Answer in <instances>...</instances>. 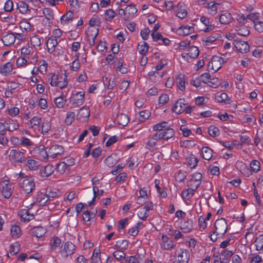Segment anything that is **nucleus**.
Wrapping results in <instances>:
<instances>
[{
    "label": "nucleus",
    "mask_w": 263,
    "mask_h": 263,
    "mask_svg": "<svg viewBox=\"0 0 263 263\" xmlns=\"http://www.w3.org/2000/svg\"><path fill=\"white\" fill-rule=\"evenodd\" d=\"M20 246L17 243L12 244L10 247V254L11 255L16 254L20 251Z\"/></svg>",
    "instance_id": "5fc2aeb1"
},
{
    "label": "nucleus",
    "mask_w": 263,
    "mask_h": 263,
    "mask_svg": "<svg viewBox=\"0 0 263 263\" xmlns=\"http://www.w3.org/2000/svg\"><path fill=\"white\" fill-rule=\"evenodd\" d=\"M51 128L50 124L47 121L44 122L42 124V133L43 134L48 133Z\"/></svg>",
    "instance_id": "69168bd1"
},
{
    "label": "nucleus",
    "mask_w": 263,
    "mask_h": 263,
    "mask_svg": "<svg viewBox=\"0 0 263 263\" xmlns=\"http://www.w3.org/2000/svg\"><path fill=\"white\" fill-rule=\"evenodd\" d=\"M20 27L22 29L29 31L31 29V25L27 20H23L20 23Z\"/></svg>",
    "instance_id": "49530a36"
},
{
    "label": "nucleus",
    "mask_w": 263,
    "mask_h": 263,
    "mask_svg": "<svg viewBox=\"0 0 263 263\" xmlns=\"http://www.w3.org/2000/svg\"><path fill=\"white\" fill-rule=\"evenodd\" d=\"M138 9L136 7L135 5L130 4L127 6L126 8V12L128 14L127 16L129 18L130 16H133L137 12Z\"/></svg>",
    "instance_id": "ea45409f"
},
{
    "label": "nucleus",
    "mask_w": 263,
    "mask_h": 263,
    "mask_svg": "<svg viewBox=\"0 0 263 263\" xmlns=\"http://www.w3.org/2000/svg\"><path fill=\"white\" fill-rule=\"evenodd\" d=\"M149 46L147 43L143 42L141 44L138 45V50L139 53L142 55H145L148 51Z\"/></svg>",
    "instance_id": "c9c22d12"
},
{
    "label": "nucleus",
    "mask_w": 263,
    "mask_h": 263,
    "mask_svg": "<svg viewBox=\"0 0 263 263\" xmlns=\"http://www.w3.org/2000/svg\"><path fill=\"white\" fill-rule=\"evenodd\" d=\"M4 9L7 12H11L13 10V3L11 0H8L5 3Z\"/></svg>",
    "instance_id": "680f3d73"
},
{
    "label": "nucleus",
    "mask_w": 263,
    "mask_h": 263,
    "mask_svg": "<svg viewBox=\"0 0 263 263\" xmlns=\"http://www.w3.org/2000/svg\"><path fill=\"white\" fill-rule=\"evenodd\" d=\"M256 30L261 33L263 32V21H258L254 24Z\"/></svg>",
    "instance_id": "774afa93"
},
{
    "label": "nucleus",
    "mask_w": 263,
    "mask_h": 263,
    "mask_svg": "<svg viewBox=\"0 0 263 263\" xmlns=\"http://www.w3.org/2000/svg\"><path fill=\"white\" fill-rule=\"evenodd\" d=\"M223 63V60L222 58L214 55L209 62L208 68L209 69L213 70L214 72H216L221 67Z\"/></svg>",
    "instance_id": "20e7f679"
},
{
    "label": "nucleus",
    "mask_w": 263,
    "mask_h": 263,
    "mask_svg": "<svg viewBox=\"0 0 263 263\" xmlns=\"http://www.w3.org/2000/svg\"><path fill=\"white\" fill-rule=\"evenodd\" d=\"M260 164L258 161L253 160L250 163V167L251 170L255 172H257L260 170Z\"/></svg>",
    "instance_id": "13d9d810"
},
{
    "label": "nucleus",
    "mask_w": 263,
    "mask_h": 263,
    "mask_svg": "<svg viewBox=\"0 0 263 263\" xmlns=\"http://www.w3.org/2000/svg\"><path fill=\"white\" fill-rule=\"evenodd\" d=\"M235 47L241 53H247L249 51L250 46L247 42L241 41L237 38L235 40Z\"/></svg>",
    "instance_id": "1a4fd4ad"
},
{
    "label": "nucleus",
    "mask_w": 263,
    "mask_h": 263,
    "mask_svg": "<svg viewBox=\"0 0 263 263\" xmlns=\"http://www.w3.org/2000/svg\"><path fill=\"white\" fill-rule=\"evenodd\" d=\"M199 54V50L196 46H192L190 48L189 52L186 53L191 58L196 59Z\"/></svg>",
    "instance_id": "473e14b6"
},
{
    "label": "nucleus",
    "mask_w": 263,
    "mask_h": 263,
    "mask_svg": "<svg viewBox=\"0 0 263 263\" xmlns=\"http://www.w3.org/2000/svg\"><path fill=\"white\" fill-rule=\"evenodd\" d=\"M66 76H64V78H63L60 81H56L57 77H56V74H53L51 78V82L50 84L52 86H58L61 89H62L67 86V82L65 79Z\"/></svg>",
    "instance_id": "9b49d317"
},
{
    "label": "nucleus",
    "mask_w": 263,
    "mask_h": 263,
    "mask_svg": "<svg viewBox=\"0 0 263 263\" xmlns=\"http://www.w3.org/2000/svg\"><path fill=\"white\" fill-rule=\"evenodd\" d=\"M168 128H170V126L168 125V123L166 122H162L159 123H158L156 125H155L153 127V129L154 131L161 132V130H165Z\"/></svg>",
    "instance_id": "bb28decb"
},
{
    "label": "nucleus",
    "mask_w": 263,
    "mask_h": 263,
    "mask_svg": "<svg viewBox=\"0 0 263 263\" xmlns=\"http://www.w3.org/2000/svg\"><path fill=\"white\" fill-rule=\"evenodd\" d=\"M20 181L21 189L26 194L31 193L35 188L34 179L30 176L21 177Z\"/></svg>",
    "instance_id": "f257e3e1"
},
{
    "label": "nucleus",
    "mask_w": 263,
    "mask_h": 263,
    "mask_svg": "<svg viewBox=\"0 0 263 263\" xmlns=\"http://www.w3.org/2000/svg\"><path fill=\"white\" fill-rule=\"evenodd\" d=\"M50 148L53 152L58 155H61L64 152V148L61 145H52Z\"/></svg>",
    "instance_id": "bf43d9fd"
},
{
    "label": "nucleus",
    "mask_w": 263,
    "mask_h": 263,
    "mask_svg": "<svg viewBox=\"0 0 263 263\" xmlns=\"http://www.w3.org/2000/svg\"><path fill=\"white\" fill-rule=\"evenodd\" d=\"M88 32L87 33L88 41L90 46H92L95 44V39L98 34V30L96 28L88 29Z\"/></svg>",
    "instance_id": "f8f14e48"
},
{
    "label": "nucleus",
    "mask_w": 263,
    "mask_h": 263,
    "mask_svg": "<svg viewBox=\"0 0 263 263\" xmlns=\"http://www.w3.org/2000/svg\"><path fill=\"white\" fill-rule=\"evenodd\" d=\"M220 82L218 78L210 79L208 85L212 88H216L219 86Z\"/></svg>",
    "instance_id": "0e129e2a"
},
{
    "label": "nucleus",
    "mask_w": 263,
    "mask_h": 263,
    "mask_svg": "<svg viewBox=\"0 0 263 263\" xmlns=\"http://www.w3.org/2000/svg\"><path fill=\"white\" fill-rule=\"evenodd\" d=\"M16 38L14 33H9L3 36L2 41L5 46H10L14 43Z\"/></svg>",
    "instance_id": "dca6fc26"
},
{
    "label": "nucleus",
    "mask_w": 263,
    "mask_h": 263,
    "mask_svg": "<svg viewBox=\"0 0 263 263\" xmlns=\"http://www.w3.org/2000/svg\"><path fill=\"white\" fill-rule=\"evenodd\" d=\"M84 96L85 94L84 92H78L72 95L70 98V102L77 106L81 105L84 102Z\"/></svg>",
    "instance_id": "9d476101"
},
{
    "label": "nucleus",
    "mask_w": 263,
    "mask_h": 263,
    "mask_svg": "<svg viewBox=\"0 0 263 263\" xmlns=\"http://www.w3.org/2000/svg\"><path fill=\"white\" fill-rule=\"evenodd\" d=\"M160 135L161 139L167 141L174 136L175 133L173 129L170 128L164 131L161 130Z\"/></svg>",
    "instance_id": "6ab92c4d"
},
{
    "label": "nucleus",
    "mask_w": 263,
    "mask_h": 263,
    "mask_svg": "<svg viewBox=\"0 0 263 263\" xmlns=\"http://www.w3.org/2000/svg\"><path fill=\"white\" fill-rule=\"evenodd\" d=\"M193 30V27L189 26L180 27L178 30L179 34L182 35H187L191 34Z\"/></svg>",
    "instance_id": "e433bc0d"
},
{
    "label": "nucleus",
    "mask_w": 263,
    "mask_h": 263,
    "mask_svg": "<svg viewBox=\"0 0 263 263\" xmlns=\"http://www.w3.org/2000/svg\"><path fill=\"white\" fill-rule=\"evenodd\" d=\"M54 103L58 108H62L65 103V100L62 97H58L54 99Z\"/></svg>",
    "instance_id": "e2e57ef3"
},
{
    "label": "nucleus",
    "mask_w": 263,
    "mask_h": 263,
    "mask_svg": "<svg viewBox=\"0 0 263 263\" xmlns=\"http://www.w3.org/2000/svg\"><path fill=\"white\" fill-rule=\"evenodd\" d=\"M180 229L183 231V232L187 233L193 229V221L188 220L181 223Z\"/></svg>",
    "instance_id": "5701e85b"
},
{
    "label": "nucleus",
    "mask_w": 263,
    "mask_h": 263,
    "mask_svg": "<svg viewBox=\"0 0 263 263\" xmlns=\"http://www.w3.org/2000/svg\"><path fill=\"white\" fill-rule=\"evenodd\" d=\"M74 14L72 11H69L66 14L63 15L61 17V23L63 24H67L73 18Z\"/></svg>",
    "instance_id": "c85d7f7f"
},
{
    "label": "nucleus",
    "mask_w": 263,
    "mask_h": 263,
    "mask_svg": "<svg viewBox=\"0 0 263 263\" xmlns=\"http://www.w3.org/2000/svg\"><path fill=\"white\" fill-rule=\"evenodd\" d=\"M37 202L39 203L40 205L44 206L47 204H50L51 201V199H49V197L46 194H41L37 196Z\"/></svg>",
    "instance_id": "aec40b11"
},
{
    "label": "nucleus",
    "mask_w": 263,
    "mask_h": 263,
    "mask_svg": "<svg viewBox=\"0 0 263 263\" xmlns=\"http://www.w3.org/2000/svg\"><path fill=\"white\" fill-rule=\"evenodd\" d=\"M237 34L241 36H247L249 34V31L246 26H241L236 29Z\"/></svg>",
    "instance_id": "79ce46f5"
},
{
    "label": "nucleus",
    "mask_w": 263,
    "mask_h": 263,
    "mask_svg": "<svg viewBox=\"0 0 263 263\" xmlns=\"http://www.w3.org/2000/svg\"><path fill=\"white\" fill-rule=\"evenodd\" d=\"M151 114V112L147 110L141 111L139 112V120L141 122H144L150 117Z\"/></svg>",
    "instance_id": "3c124183"
},
{
    "label": "nucleus",
    "mask_w": 263,
    "mask_h": 263,
    "mask_svg": "<svg viewBox=\"0 0 263 263\" xmlns=\"http://www.w3.org/2000/svg\"><path fill=\"white\" fill-rule=\"evenodd\" d=\"M75 113L74 112H68L65 120V123L67 125H70L74 121Z\"/></svg>",
    "instance_id": "603ef678"
},
{
    "label": "nucleus",
    "mask_w": 263,
    "mask_h": 263,
    "mask_svg": "<svg viewBox=\"0 0 263 263\" xmlns=\"http://www.w3.org/2000/svg\"><path fill=\"white\" fill-rule=\"evenodd\" d=\"M162 239L164 241L163 248L164 249L168 250L172 249L174 247L173 241L172 240L169 239L167 236H163Z\"/></svg>",
    "instance_id": "72a5a7b5"
},
{
    "label": "nucleus",
    "mask_w": 263,
    "mask_h": 263,
    "mask_svg": "<svg viewBox=\"0 0 263 263\" xmlns=\"http://www.w3.org/2000/svg\"><path fill=\"white\" fill-rule=\"evenodd\" d=\"M20 215L21 218L24 220V222L29 221L34 217V215L32 214L29 213L28 211L25 209L21 211Z\"/></svg>",
    "instance_id": "c756f323"
},
{
    "label": "nucleus",
    "mask_w": 263,
    "mask_h": 263,
    "mask_svg": "<svg viewBox=\"0 0 263 263\" xmlns=\"http://www.w3.org/2000/svg\"><path fill=\"white\" fill-rule=\"evenodd\" d=\"M10 234L13 237L18 238L21 236V230L17 226H12Z\"/></svg>",
    "instance_id": "a19ab883"
},
{
    "label": "nucleus",
    "mask_w": 263,
    "mask_h": 263,
    "mask_svg": "<svg viewBox=\"0 0 263 263\" xmlns=\"http://www.w3.org/2000/svg\"><path fill=\"white\" fill-rule=\"evenodd\" d=\"M61 243V240L58 237H54L50 241V248L52 250H55Z\"/></svg>",
    "instance_id": "4c0bfd02"
},
{
    "label": "nucleus",
    "mask_w": 263,
    "mask_h": 263,
    "mask_svg": "<svg viewBox=\"0 0 263 263\" xmlns=\"http://www.w3.org/2000/svg\"><path fill=\"white\" fill-rule=\"evenodd\" d=\"M147 212V211H146V210H145V208H142L140 209L138 212V216L140 219L145 220L148 216V215Z\"/></svg>",
    "instance_id": "09e8293b"
},
{
    "label": "nucleus",
    "mask_w": 263,
    "mask_h": 263,
    "mask_svg": "<svg viewBox=\"0 0 263 263\" xmlns=\"http://www.w3.org/2000/svg\"><path fill=\"white\" fill-rule=\"evenodd\" d=\"M116 120L118 124L123 126H125L129 121L128 116L123 114L118 115Z\"/></svg>",
    "instance_id": "412c9836"
},
{
    "label": "nucleus",
    "mask_w": 263,
    "mask_h": 263,
    "mask_svg": "<svg viewBox=\"0 0 263 263\" xmlns=\"http://www.w3.org/2000/svg\"><path fill=\"white\" fill-rule=\"evenodd\" d=\"M183 99L178 100L172 108V110L177 114H180L185 109L186 104Z\"/></svg>",
    "instance_id": "4468645a"
},
{
    "label": "nucleus",
    "mask_w": 263,
    "mask_h": 263,
    "mask_svg": "<svg viewBox=\"0 0 263 263\" xmlns=\"http://www.w3.org/2000/svg\"><path fill=\"white\" fill-rule=\"evenodd\" d=\"M54 167L52 165L48 164L42 168L40 171V175L42 177H47L53 174Z\"/></svg>",
    "instance_id": "2eb2a0df"
},
{
    "label": "nucleus",
    "mask_w": 263,
    "mask_h": 263,
    "mask_svg": "<svg viewBox=\"0 0 263 263\" xmlns=\"http://www.w3.org/2000/svg\"><path fill=\"white\" fill-rule=\"evenodd\" d=\"M256 250H261L263 248V235H260L256 238L255 241Z\"/></svg>",
    "instance_id": "de8ad7c7"
},
{
    "label": "nucleus",
    "mask_w": 263,
    "mask_h": 263,
    "mask_svg": "<svg viewBox=\"0 0 263 263\" xmlns=\"http://www.w3.org/2000/svg\"><path fill=\"white\" fill-rule=\"evenodd\" d=\"M209 134L213 137L217 136L219 134V129L213 126H211L208 129Z\"/></svg>",
    "instance_id": "6e6d98bb"
},
{
    "label": "nucleus",
    "mask_w": 263,
    "mask_h": 263,
    "mask_svg": "<svg viewBox=\"0 0 263 263\" xmlns=\"http://www.w3.org/2000/svg\"><path fill=\"white\" fill-rule=\"evenodd\" d=\"M201 174L200 173H195L192 175V178L188 182L187 185L190 187H193L197 190L201 183Z\"/></svg>",
    "instance_id": "0eeeda50"
},
{
    "label": "nucleus",
    "mask_w": 263,
    "mask_h": 263,
    "mask_svg": "<svg viewBox=\"0 0 263 263\" xmlns=\"http://www.w3.org/2000/svg\"><path fill=\"white\" fill-rule=\"evenodd\" d=\"M12 64L11 62H7L0 66V73L6 76L12 71Z\"/></svg>",
    "instance_id": "a211bd4d"
},
{
    "label": "nucleus",
    "mask_w": 263,
    "mask_h": 263,
    "mask_svg": "<svg viewBox=\"0 0 263 263\" xmlns=\"http://www.w3.org/2000/svg\"><path fill=\"white\" fill-rule=\"evenodd\" d=\"M232 18L231 13L227 12L221 14L219 17V21L221 24H227L231 22Z\"/></svg>",
    "instance_id": "7c9ffc66"
},
{
    "label": "nucleus",
    "mask_w": 263,
    "mask_h": 263,
    "mask_svg": "<svg viewBox=\"0 0 263 263\" xmlns=\"http://www.w3.org/2000/svg\"><path fill=\"white\" fill-rule=\"evenodd\" d=\"M187 161L190 167L193 168L196 166L198 159L195 156L192 154L187 158Z\"/></svg>",
    "instance_id": "f704fd0d"
},
{
    "label": "nucleus",
    "mask_w": 263,
    "mask_h": 263,
    "mask_svg": "<svg viewBox=\"0 0 263 263\" xmlns=\"http://www.w3.org/2000/svg\"><path fill=\"white\" fill-rule=\"evenodd\" d=\"M216 98L219 102H223L226 104H229L230 103V99L226 93H222L220 95L217 96Z\"/></svg>",
    "instance_id": "c03bdc74"
},
{
    "label": "nucleus",
    "mask_w": 263,
    "mask_h": 263,
    "mask_svg": "<svg viewBox=\"0 0 263 263\" xmlns=\"http://www.w3.org/2000/svg\"><path fill=\"white\" fill-rule=\"evenodd\" d=\"M76 246L71 242L67 241L61 247V254L64 257H67L74 253Z\"/></svg>",
    "instance_id": "7ed1b4c3"
},
{
    "label": "nucleus",
    "mask_w": 263,
    "mask_h": 263,
    "mask_svg": "<svg viewBox=\"0 0 263 263\" xmlns=\"http://www.w3.org/2000/svg\"><path fill=\"white\" fill-rule=\"evenodd\" d=\"M118 161V160L117 159V155L115 154H112L108 157L105 160V163L107 166L109 167H112L117 163Z\"/></svg>",
    "instance_id": "cd10ccee"
},
{
    "label": "nucleus",
    "mask_w": 263,
    "mask_h": 263,
    "mask_svg": "<svg viewBox=\"0 0 263 263\" xmlns=\"http://www.w3.org/2000/svg\"><path fill=\"white\" fill-rule=\"evenodd\" d=\"M187 14V12L186 9L181 7L180 8H178L176 15L180 18L183 19L186 16Z\"/></svg>",
    "instance_id": "4d7b16f0"
},
{
    "label": "nucleus",
    "mask_w": 263,
    "mask_h": 263,
    "mask_svg": "<svg viewBox=\"0 0 263 263\" xmlns=\"http://www.w3.org/2000/svg\"><path fill=\"white\" fill-rule=\"evenodd\" d=\"M30 234L37 238H40L45 234V230L42 227H34L30 230Z\"/></svg>",
    "instance_id": "f3484780"
},
{
    "label": "nucleus",
    "mask_w": 263,
    "mask_h": 263,
    "mask_svg": "<svg viewBox=\"0 0 263 263\" xmlns=\"http://www.w3.org/2000/svg\"><path fill=\"white\" fill-rule=\"evenodd\" d=\"M113 256L118 260L121 261L125 258V253L121 250H117L112 253Z\"/></svg>",
    "instance_id": "a18cd8bd"
},
{
    "label": "nucleus",
    "mask_w": 263,
    "mask_h": 263,
    "mask_svg": "<svg viewBox=\"0 0 263 263\" xmlns=\"http://www.w3.org/2000/svg\"><path fill=\"white\" fill-rule=\"evenodd\" d=\"M67 167V166H66V164L63 162H62L57 165L56 168L58 172H60L61 174H62L65 171Z\"/></svg>",
    "instance_id": "338daca9"
},
{
    "label": "nucleus",
    "mask_w": 263,
    "mask_h": 263,
    "mask_svg": "<svg viewBox=\"0 0 263 263\" xmlns=\"http://www.w3.org/2000/svg\"><path fill=\"white\" fill-rule=\"evenodd\" d=\"M57 45L58 41L56 37L53 36H50L46 42L48 52L49 53H52L55 51Z\"/></svg>",
    "instance_id": "ddd939ff"
},
{
    "label": "nucleus",
    "mask_w": 263,
    "mask_h": 263,
    "mask_svg": "<svg viewBox=\"0 0 263 263\" xmlns=\"http://www.w3.org/2000/svg\"><path fill=\"white\" fill-rule=\"evenodd\" d=\"M196 190V189H195L193 187H190V188H189L186 190H183L182 192V195L183 198H184V197H185V198L192 197L193 196L194 192Z\"/></svg>",
    "instance_id": "37998d69"
},
{
    "label": "nucleus",
    "mask_w": 263,
    "mask_h": 263,
    "mask_svg": "<svg viewBox=\"0 0 263 263\" xmlns=\"http://www.w3.org/2000/svg\"><path fill=\"white\" fill-rule=\"evenodd\" d=\"M214 227V233H217V234L220 235H223L227 232L228 229L226 220L223 218L216 220Z\"/></svg>",
    "instance_id": "f03ea898"
},
{
    "label": "nucleus",
    "mask_w": 263,
    "mask_h": 263,
    "mask_svg": "<svg viewBox=\"0 0 263 263\" xmlns=\"http://www.w3.org/2000/svg\"><path fill=\"white\" fill-rule=\"evenodd\" d=\"M5 123L7 125V130L9 132H13L16 130L19 127L17 124L14 122H11L10 121H6Z\"/></svg>",
    "instance_id": "8fccbe9b"
},
{
    "label": "nucleus",
    "mask_w": 263,
    "mask_h": 263,
    "mask_svg": "<svg viewBox=\"0 0 263 263\" xmlns=\"http://www.w3.org/2000/svg\"><path fill=\"white\" fill-rule=\"evenodd\" d=\"M177 257V263H187L190 260V252L186 249H180L176 252Z\"/></svg>",
    "instance_id": "423d86ee"
},
{
    "label": "nucleus",
    "mask_w": 263,
    "mask_h": 263,
    "mask_svg": "<svg viewBox=\"0 0 263 263\" xmlns=\"http://www.w3.org/2000/svg\"><path fill=\"white\" fill-rule=\"evenodd\" d=\"M247 18L254 23V24L259 21V13H250L247 16Z\"/></svg>",
    "instance_id": "052dcab7"
},
{
    "label": "nucleus",
    "mask_w": 263,
    "mask_h": 263,
    "mask_svg": "<svg viewBox=\"0 0 263 263\" xmlns=\"http://www.w3.org/2000/svg\"><path fill=\"white\" fill-rule=\"evenodd\" d=\"M90 116V110L88 107L84 106L81 108L77 115H76V119L80 121H87Z\"/></svg>",
    "instance_id": "6e6552de"
},
{
    "label": "nucleus",
    "mask_w": 263,
    "mask_h": 263,
    "mask_svg": "<svg viewBox=\"0 0 263 263\" xmlns=\"http://www.w3.org/2000/svg\"><path fill=\"white\" fill-rule=\"evenodd\" d=\"M26 165L32 171L36 170L40 166L39 161L32 159H28L26 161Z\"/></svg>",
    "instance_id": "2f4dec72"
},
{
    "label": "nucleus",
    "mask_w": 263,
    "mask_h": 263,
    "mask_svg": "<svg viewBox=\"0 0 263 263\" xmlns=\"http://www.w3.org/2000/svg\"><path fill=\"white\" fill-rule=\"evenodd\" d=\"M168 128H170V126L168 125V123L166 122H162L159 123H158L156 125H155L153 127V129L154 131L161 132V130H165Z\"/></svg>",
    "instance_id": "a878e982"
},
{
    "label": "nucleus",
    "mask_w": 263,
    "mask_h": 263,
    "mask_svg": "<svg viewBox=\"0 0 263 263\" xmlns=\"http://www.w3.org/2000/svg\"><path fill=\"white\" fill-rule=\"evenodd\" d=\"M12 191L10 185H6L3 187L2 193L3 196L6 198H9L11 196Z\"/></svg>",
    "instance_id": "58836bf2"
},
{
    "label": "nucleus",
    "mask_w": 263,
    "mask_h": 263,
    "mask_svg": "<svg viewBox=\"0 0 263 263\" xmlns=\"http://www.w3.org/2000/svg\"><path fill=\"white\" fill-rule=\"evenodd\" d=\"M9 159L14 162H26L24 153L16 149H12L9 155Z\"/></svg>",
    "instance_id": "39448f33"
},
{
    "label": "nucleus",
    "mask_w": 263,
    "mask_h": 263,
    "mask_svg": "<svg viewBox=\"0 0 263 263\" xmlns=\"http://www.w3.org/2000/svg\"><path fill=\"white\" fill-rule=\"evenodd\" d=\"M213 150L209 147H203L202 149V157L203 159L209 160L213 156Z\"/></svg>",
    "instance_id": "393cba45"
},
{
    "label": "nucleus",
    "mask_w": 263,
    "mask_h": 263,
    "mask_svg": "<svg viewBox=\"0 0 263 263\" xmlns=\"http://www.w3.org/2000/svg\"><path fill=\"white\" fill-rule=\"evenodd\" d=\"M17 9L20 12L23 14L29 13L30 10L28 8L29 6L27 4L23 1H20L17 5Z\"/></svg>",
    "instance_id": "b1692460"
},
{
    "label": "nucleus",
    "mask_w": 263,
    "mask_h": 263,
    "mask_svg": "<svg viewBox=\"0 0 263 263\" xmlns=\"http://www.w3.org/2000/svg\"><path fill=\"white\" fill-rule=\"evenodd\" d=\"M216 4L213 2H211L208 4V7L209 8V13L212 15H215L216 13L217 8L216 7Z\"/></svg>",
    "instance_id": "864d4df0"
},
{
    "label": "nucleus",
    "mask_w": 263,
    "mask_h": 263,
    "mask_svg": "<svg viewBox=\"0 0 263 263\" xmlns=\"http://www.w3.org/2000/svg\"><path fill=\"white\" fill-rule=\"evenodd\" d=\"M176 82L179 88L181 91H184L185 89V78L183 74L180 73L176 79Z\"/></svg>",
    "instance_id": "4be33fe9"
}]
</instances>
